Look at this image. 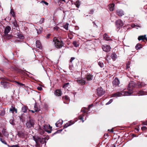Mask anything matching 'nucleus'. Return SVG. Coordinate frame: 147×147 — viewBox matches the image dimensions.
I'll use <instances>...</instances> for the list:
<instances>
[{
	"instance_id": "obj_1",
	"label": "nucleus",
	"mask_w": 147,
	"mask_h": 147,
	"mask_svg": "<svg viewBox=\"0 0 147 147\" xmlns=\"http://www.w3.org/2000/svg\"><path fill=\"white\" fill-rule=\"evenodd\" d=\"M35 121L34 119L30 117H29L27 119L26 125L27 127L28 128L34 127Z\"/></svg>"
},
{
	"instance_id": "obj_2",
	"label": "nucleus",
	"mask_w": 147,
	"mask_h": 147,
	"mask_svg": "<svg viewBox=\"0 0 147 147\" xmlns=\"http://www.w3.org/2000/svg\"><path fill=\"white\" fill-rule=\"evenodd\" d=\"M136 86V84L133 81H131L129 83L127 89L128 91H125V92L128 93L129 94L128 96L130 95L133 92V88Z\"/></svg>"
},
{
	"instance_id": "obj_3",
	"label": "nucleus",
	"mask_w": 147,
	"mask_h": 147,
	"mask_svg": "<svg viewBox=\"0 0 147 147\" xmlns=\"http://www.w3.org/2000/svg\"><path fill=\"white\" fill-rule=\"evenodd\" d=\"M53 42L55 47L57 48L60 49L63 46V42L62 41H59L55 38H54Z\"/></svg>"
},
{
	"instance_id": "obj_4",
	"label": "nucleus",
	"mask_w": 147,
	"mask_h": 147,
	"mask_svg": "<svg viewBox=\"0 0 147 147\" xmlns=\"http://www.w3.org/2000/svg\"><path fill=\"white\" fill-rule=\"evenodd\" d=\"M33 138L37 144H39L40 143L43 144L45 142V140L44 139L39 138L36 136H33Z\"/></svg>"
},
{
	"instance_id": "obj_5",
	"label": "nucleus",
	"mask_w": 147,
	"mask_h": 147,
	"mask_svg": "<svg viewBox=\"0 0 147 147\" xmlns=\"http://www.w3.org/2000/svg\"><path fill=\"white\" fill-rule=\"evenodd\" d=\"M129 94L128 93L125 92V91L122 92H117L114 94H112L111 95V97H119L121 96H128Z\"/></svg>"
},
{
	"instance_id": "obj_6",
	"label": "nucleus",
	"mask_w": 147,
	"mask_h": 147,
	"mask_svg": "<svg viewBox=\"0 0 147 147\" xmlns=\"http://www.w3.org/2000/svg\"><path fill=\"white\" fill-rule=\"evenodd\" d=\"M41 127L42 128L43 130L48 133H50L51 132L52 127L50 126L49 124H45L42 125Z\"/></svg>"
},
{
	"instance_id": "obj_7",
	"label": "nucleus",
	"mask_w": 147,
	"mask_h": 147,
	"mask_svg": "<svg viewBox=\"0 0 147 147\" xmlns=\"http://www.w3.org/2000/svg\"><path fill=\"white\" fill-rule=\"evenodd\" d=\"M116 26L117 28H120L123 26V22L120 19L118 20L115 22Z\"/></svg>"
},
{
	"instance_id": "obj_8",
	"label": "nucleus",
	"mask_w": 147,
	"mask_h": 147,
	"mask_svg": "<svg viewBox=\"0 0 147 147\" xmlns=\"http://www.w3.org/2000/svg\"><path fill=\"white\" fill-rule=\"evenodd\" d=\"M97 95L100 96L104 95L105 93V91L102 87L98 88L97 89Z\"/></svg>"
},
{
	"instance_id": "obj_9",
	"label": "nucleus",
	"mask_w": 147,
	"mask_h": 147,
	"mask_svg": "<svg viewBox=\"0 0 147 147\" xmlns=\"http://www.w3.org/2000/svg\"><path fill=\"white\" fill-rule=\"evenodd\" d=\"M102 47L103 50L106 52H108L110 51L111 47L109 45H102Z\"/></svg>"
},
{
	"instance_id": "obj_10",
	"label": "nucleus",
	"mask_w": 147,
	"mask_h": 147,
	"mask_svg": "<svg viewBox=\"0 0 147 147\" xmlns=\"http://www.w3.org/2000/svg\"><path fill=\"white\" fill-rule=\"evenodd\" d=\"M86 109V108H82L81 110V111L83 112L84 113V114H83L82 115H80L79 117V118L82 121V122H84V120H83V117L84 116V114L85 113H87V112L85 110Z\"/></svg>"
},
{
	"instance_id": "obj_11",
	"label": "nucleus",
	"mask_w": 147,
	"mask_h": 147,
	"mask_svg": "<svg viewBox=\"0 0 147 147\" xmlns=\"http://www.w3.org/2000/svg\"><path fill=\"white\" fill-rule=\"evenodd\" d=\"M120 83L119 81L118 78H115L113 82V84L115 86H116L118 85Z\"/></svg>"
},
{
	"instance_id": "obj_12",
	"label": "nucleus",
	"mask_w": 147,
	"mask_h": 147,
	"mask_svg": "<svg viewBox=\"0 0 147 147\" xmlns=\"http://www.w3.org/2000/svg\"><path fill=\"white\" fill-rule=\"evenodd\" d=\"M11 30V28L9 26H7L4 30V36H6Z\"/></svg>"
},
{
	"instance_id": "obj_13",
	"label": "nucleus",
	"mask_w": 147,
	"mask_h": 147,
	"mask_svg": "<svg viewBox=\"0 0 147 147\" xmlns=\"http://www.w3.org/2000/svg\"><path fill=\"white\" fill-rule=\"evenodd\" d=\"M116 13L119 16H122L124 15L123 11L121 9H118L116 11Z\"/></svg>"
},
{
	"instance_id": "obj_14",
	"label": "nucleus",
	"mask_w": 147,
	"mask_h": 147,
	"mask_svg": "<svg viewBox=\"0 0 147 147\" xmlns=\"http://www.w3.org/2000/svg\"><path fill=\"white\" fill-rule=\"evenodd\" d=\"M63 123V121L61 119L59 120L55 123V125L57 127H60Z\"/></svg>"
},
{
	"instance_id": "obj_15",
	"label": "nucleus",
	"mask_w": 147,
	"mask_h": 147,
	"mask_svg": "<svg viewBox=\"0 0 147 147\" xmlns=\"http://www.w3.org/2000/svg\"><path fill=\"white\" fill-rule=\"evenodd\" d=\"M10 111H11L13 113H14L15 112V113H17V109L13 106H11L10 109Z\"/></svg>"
},
{
	"instance_id": "obj_16",
	"label": "nucleus",
	"mask_w": 147,
	"mask_h": 147,
	"mask_svg": "<svg viewBox=\"0 0 147 147\" xmlns=\"http://www.w3.org/2000/svg\"><path fill=\"white\" fill-rule=\"evenodd\" d=\"M74 123V122H72L71 121H69L68 123H67L64 126V128H67L68 126L71 125Z\"/></svg>"
},
{
	"instance_id": "obj_17",
	"label": "nucleus",
	"mask_w": 147,
	"mask_h": 147,
	"mask_svg": "<svg viewBox=\"0 0 147 147\" xmlns=\"http://www.w3.org/2000/svg\"><path fill=\"white\" fill-rule=\"evenodd\" d=\"M2 133L4 136L8 137L9 135V133L6 131L5 129H3L2 131Z\"/></svg>"
},
{
	"instance_id": "obj_18",
	"label": "nucleus",
	"mask_w": 147,
	"mask_h": 147,
	"mask_svg": "<svg viewBox=\"0 0 147 147\" xmlns=\"http://www.w3.org/2000/svg\"><path fill=\"white\" fill-rule=\"evenodd\" d=\"M138 39L139 40H144V39H145L146 40H147V38L146 37V35H144L143 36H139Z\"/></svg>"
},
{
	"instance_id": "obj_19",
	"label": "nucleus",
	"mask_w": 147,
	"mask_h": 147,
	"mask_svg": "<svg viewBox=\"0 0 147 147\" xmlns=\"http://www.w3.org/2000/svg\"><path fill=\"white\" fill-rule=\"evenodd\" d=\"M103 38L104 40H109L111 39V38L106 33L104 35Z\"/></svg>"
},
{
	"instance_id": "obj_20",
	"label": "nucleus",
	"mask_w": 147,
	"mask_h": 147,
	"mask_svg": "<svg viewBox=\"0 0 147 147\" xmlns=\"http://www.w3.org/2000/svg\"><path fill=\"white\" fill-rule=\"evenodd\" d=\"M55 94L57 96H61V90H56L55 93Z\"/></svg>"
},
{
	"instance_id": "obj_21",
	"label": "nucleus",
	"mask_w": 147,
	"mask_h": 147,
	"mask_svg": "<svg viewBox=\"0 0 147 147\" xmlns=\"http://www.w3.org/2000/svg\"><path fill=\"white\" fill-rule=\"evenodd\" d=\"M34 110H30V111H31L32 113H35V112L37 111H39V109L36 107V103H35L34 104Z\"/></svg>"
},
{
	"instance_id": "obj_22",
	"label": "nucleus",
	"mask_w": 147,
	"mask_h": 147,
	"mask_svg": "<svg viewBox=\"0 0 147 147\" xmlns=\"http://www.w3.org/2000/svg\"><path fill=\"white\" fill-rule=\"evenodd\" d=\"M36 46L39 49H41L42 48L41 43L38 40L36 41Z\"/></svg>"
},
{
	"instance_id": "obj_23",
	"label": "nucleus",
	"mask_w": 147,
	"mask_h": 147,
	"mask_svg": "<svg viewBox=\"0 0 147 147\" xmlns=\"http://www.w3.org/2000/svg\"><path fill=\"white\" fill-rule=\"evenodd\" d=\"M87 79L88 81L92 80L93 78V76L91 74H88L87 76Z\"/></svg>"
},
{
	"instance_id": "obj_24",
	"label": "nucleus",
	"mask_w": 147,
	"mask_h": 147,
	"mask_svg": "<svg viewBox=\"0 0 147 147\" xmlns=\"http://www.w3.org/2000/svg\"><path fill=\"white\" fill-rule=\"evenodd\" d=\"M111 57L113 61L115 60L117 58V55L114 53H113L112 54Z\"/></svg>"
},
{
	"instance_id": "obj_25",
	"label": "nucleus",
	"mask_w": 147,
	"mask_h": 147,
	"mask_svg": "<svg viewBox=\"0 0 147 147\" xmlns=\"http://www.w3.org/2000/svg\"><path fill=\"white\" fill-rule=\"evenodd\" d=\"M18 136L20 138H23L24 136V134L22 131H19L18 132Z\"/></svg>"
},
{
	"instance_id": "obj_26",
	"label": "nucleus",
	"mask_w": 147,
	"mask_h": 147,
	"mask_svg": "<svg viewBox=\"0 0 147 147\" xmlns=\"http://www.w3.org/2000/svg\"><path fill=\"white\" fill-rule=\"evenodd\" d=\"M115 5L113 3H112L109 5V9L111 11H112L114 9Z\"/></svg>"
},
{
	"instance_id": "obj_27",
	"label": "nucleus",
	"mask_w": 147,
	"mask_h": 147,
	"mask_svg": "<svg viewBox=\"0 0 147 147\" xmlns=\"http://www.w3.org/2000/svg\"><path fill=\"white\" fill-rule=\"evenodd\" d=\"M74 5L77 8H79L80 5V1L77 0L74 3Z\"/></svg>"
},
{
	"instance_id": "obj_28",
	"label": "nucleus",
	"mask_w": 147,
	"mask_h": 147,
	"mask_svg": "<svg viewBox=\"0 0 147 147\" xmlns=\"http://www.w3.org/2000/svg\"><path fill=\"white\" fill-rule=\"evenodd\" d=\"M28 108L26 107L25 106H23L22 108V110L23 112L24 113L27 112Z\"/></svg>"
},
{
	"instance_id": "obj_29",
	"label": "nucleus",
	"mask_w": 147,
	"mask_h": 147,
	"mask_svg": "<svg viewBox=\"0 0 147 147\" xmlns=\"http://www.w3.org/2000/svg\"><path fill=\"white\" fill-rule=\"evenodd\" d=\"M1 84L2 85H3V87L4 88L7 87L8 84V83L6 82H1Z\"/></svg>"
},
{
	"instance_id": "obj_30",
	"label": "nucleus",
	"mask_w": 147,
	"mask_h": 147,
	"mask_svg": "<svg viewBox=\"0 0 147 147\" xmlns=\"http://www.w3.org/2000/svg\"><path fill=\"white\" fill-rule=\"evenodd\" d=\"M78 83H81L82 84H85L86 83V81L85 79H82L81 80H79L78 81Z\"/></svg>"
},
{
	"instance_id": "obj_31",
	"label": "nucleus",
	"mask_w": 147,
	"mask_h": 147,
	"mask_svg": "<svg viewBox=\"0 0 147 147\" xmlns=\"http://www.w3.org/2000/svg\"><path fill=\"white\" fill-rule=\"evenodd\" d=\"M136 49L138 50L141 48V44L140 43L137 44L135 47Z\"/></svg>"
},
{
	"instance_id": "obj_32",
	"label": "nucleus",
	"mask_w": 147,
	"mask_h": 147,
	"mask_svg": "<svg viewBox=\"0 0 147 147\" xmlns=\"http://www.w3.org/2000/svg\"><path fill=\"white\" fill-rule=\"evenodd\" d=\"M17 37L21 39H23L24 38V37L22 34L18 33L17 35Z\"/></svg>"
},
{
	"instance_id": "obj_33",
	"label": "nucleus",
	"mask_w": 147,
	"mask_h": 147,
	"mask_svg": "<svg viewBox=\"0 0 147 147\" xmlns=\"http://www.w3.org/2000/svg\"><path fill=\"white\" fill-rule=\"evenodd\" d=\"M73 44L74 45V46L75 47H78L79 46V45L76 41H74L73 42Z\"/></svg>"
},
{
	"instance_id": "obj_34",
	"label": "nucleus",
	"mask_w": 147,
	"mask_h": 147,
	"mask_svg": "<svg viewBox=\"0 0 147 147\" xmlns=\"http://www.w3.org/2000/svg\"><path fill=\"white\" fill-rule=\"evenodd\" d=\"M5 114V110L3 109L0 111V115L1 116H3Z\"/></svg>"
},
{
	"instance_id": "obj_35",
	"label": "nucleus",
	"mask_w": 147,
	"mask_h": 147,
	"mask_svg": "<svg viewBox=\"0 0 147 147\" xmlns=\"http://www.w3.org/2000/svg\"><path fill=\"white\" fill-rule=\"evenodd\" d=\"M5 36L6 38L8 39H10L13 37V36L11 35H9L8 34L6 36Z\"/></svg>"
},
{
	"instance_id": "obj_36",
	"label": "nucleus",
	"mask_w": 147,
	"mask_h": 147,
	"mask_svg": "<svg viewBox=\"0 0 147 147\" xmlns=\"http://www.w3.org/2000/svg\"><path fill=\"white\" fill-rule=\"evenodd\" d=\"M36 30L38 34H40L42 30V28L40 27L38 29V30L37 29H36Z\"/></svg>"
},
{
	"instance_id": "obj_37",
	"label": "nucleus",
	"mask_w": 147,
	"mask_h": 147,
	"mask_svg": "<svg viewBox=\"0 0 147 147\" xmlns=\"http://www.w3.org/2000/svg\"><path fill=\"white\" fill-rule=\"evenodd\" d=\"M98 64L101 67H103L104 66V64L102 62H99L98 63Z\"/></svg>"
},
{
	"instance_id": "obj_38",
	"label": "nucleus",
	"mask_w": 147,
	"mask_h": 147,
	"mask_svg": "<svg viewBox=\"0 0 147 147\" xmlns=\"http://www.w3.org/2000/svg\"><path fill=\"white\" fill-rule=\"evenodd\" d=\"M12 24L13 26L15 27H17L18 26L17 22L15 20L13 22Z\"/></svg>"
},
{
	"instance_id": "obj_39",
	"label": "nucleus",
	"mask_w": 147,
	"mask_h": 147,
	"mask_svg": "<svg viewBox=\"0 0 147 147\" xmlns=\"http://www.w3.org/2000/svg\"><path fill=\"white\" fill-rule=\"evenodd\" d=\"M0 141H1V142L7 145L8 144H7V142H6L5 141V140L2 139L1 138H0Z\"/></svg>"
},
{
	"instance_id": "obj_40",
	"label": "nucleus",
	"mask_w": 147,
	"mask_h": 147,
	"mask_svg": "<svg viewBox=\"0 0 147 147\" xmlns=\"http://www.w3.org/2000/svg\"><path fill=\"white\" fill-rule=\"evenodd\" d=\"M69 24L68 23L66 24L63 26V28H65L66 30H67L68 29Z\"/></svg>"
},
{
	"instance_id": "obj_41",
	"label": "nucleus",
	"mask_w": 147,
	"mask_h": 147,
	"mask_svg": "<svg viewBox=\"0 0 147 147\" xmlns=\"http://www.w3.org/2000/svg\"><path fill=\"white\" fill-rule=\"evenodd\" d=\"M44 20L43 18H41L39 21V23L41 24L43 23L44 22Z\"/></svg>"
},
{
	"instance_id": "obj_42",
	"label": "nucleus",
	"mask_w": 147,
	"mask_h": 147,
	"mask_svg": "<svg viewBox=\"0 0 147 147\" xmlns=\"http://www.w3.org/2000/svg\"><path fill=\"white\" fill-rule=\"evenodd\" d=\"M113 99H111L106 104V105H107L110 104L113 102Z\"/></svg>"
},
{
	"instance_id": "obj_43",
	"label": "nucleus",
	"mask_w": 147,
	"mask_h": 147,
	"mask_svg": "<svg viewBox=\"0 0 147 147\" xmlns=\"http://www.w3.org/2000/svg\"><path fill=\"white\" fill-rule=\"evenodd\" d=\"M130 62H128L127 63L126 65V68L127 69L129 68L130 67Z\"/></svg>"
},
{
	"instance_id": "obj_44",
	"label": "nucleus",
	"mask_w": 147,
	"mask_h": 147,
	"mask_svg": "<svg viewBox=\"0 0 147 147\" xmlns=\"http://www.w3.org/2000/svg\"><path fill=\"white\" fill-rule=\"evenodd\" d=\"M7 146L8 147H20L18 145H13L12 146H9V145H7Z\"/></svg>"
},
{
	"instance_id": "obj_45",
	"label": "nucleus",
	"mask_w": 147,
	"mask_h": 147,
	"mask_svg": "<svg viewBox=\"0 0 147 147\" xmlns=\"http://www.w3.org/2000/svg\"><path fill=\"white\" fill-rule=\"evenodd\" d=\"M69 83H65L64 84V85L63 86V88H66L67 87L68 85H69Z\"/></svg>"
},
{
	"instance_id": "obj_46",
	"label": "nucleus",
	"mask_w": 147,
	"mask_h": 147,
	"mask_svg": "<svg viewBox=\"0 0 147 147\" xmlns=\"http://www.w3.org/2000/svg\"><path fill=\"white\" fill-rule=\"evenodd\" d=\"M42 3L43 5L44 4H45L47 5H48V3H47V2L44 1H42Z\"/></svg>"
},
{
	"instance_id": "obj_47",
	"label": "nucleus",
	"mask_w": 147,
	"mask_h": 147,
	"mask_svg": "<svg viewBox=\"0 0 147 147\" xmlns=\"http://www.w3.org/2000/svg\"><path fill=\"white\" fill-rule=\"evenodd\" d=\"M147 129L146 127V126H144L141 128V129L142 130H144Z\"/></svg>"
},
{
	"instance_id": "obj_48",
	"label": "nucleus",
	"mask_w": 147,
	"mask_h": 147,
	"mask_svg": "<svg viewBox=\"0 0 147 147\" xmlns=\"http://www.w3.org/2000/svg\"><path fill=\"white\" fill-rule=\"evenodd\" d=\"M142 124L143 125H147V121L142 122Z\"/></svg>"
},
{
	"instance_id": "obj_49",
	"label": "nucleus",
	"mask_w": 147,
	"mask_h": 147,
	"mask_svg": "<svg viewBox=\"0 0 147 147\" xmlns=\"http://www.w3.org/2000/svg\"><path fill=\"white\" fill-rule=\"evenodd\" d=\"M75 59V58L74 57H71V59H70V61L71 62H72V61L74 60Z\"/></svg>"
},
{
	"instance_id": "obj_50",
	"label": "nucleus",
	"mask_w": 147,
	"mask_h": 147,
	"mask_svg": "<svg viewBox=\"0 0 147 147\" xmlns=\"http://www.w3.org/2000/svg\"><path fill=\"white\" fill-rule=\"evenodd\" d=\"M37 89L39 90H41L42 89V88L41 87H38Z\"/></svg>"
},
{
	"instance_id": "obj_51",
	"label": "nucleus",
	"mask_w": 147,
	"mask_h": 147,
	"mask_svg": "<svg viewBox=\"0 0 147 147\" xmlns=\"http://www.w3.org/2000/svg\"><path fill=\"white\" fill-rule=\"evenodd\" d=\"M94 10L93 9H92L90 11V14H92L93 13Z\"/></svg>"
},
{
	"instance_id": "obj_52",
	"label": "nucleus",
	"mask_w": 147,
	"mask_h": 147,
	"mask_svg": "<svg viewBox=\"0 0 147 147\" xmlns=\"http://www.w3.org/2000/svg\"><path fill=\"white\" fill-rule=\"evenodd\" d=\"M19 85L20 86H25V85L24 84H22V83H20H20H19Z\"/></svg>"
},
{
	"instance_id": "obj_53",
	"label": "nucleus",
	"mask_w": 147,
	"mask_h": 147,
	"mask_svg": "<svg viewBox=\"0 0 147 147\" xmlns=\"http://www.w3.org/2000/svg\"><path fill=\"white\" fill-rule=\"evenodd\" d=\"M63 98H65L66 100H68V97L67 96H64Z\"/></svg>"
},
{
	"instance_id": "obj_54",
	"label": "nucleus",
	"mask_w": 147,
	"mask_h": 147,
	"mask_svg": "<svg viewBox=\"0 0 147 147\" xmlns=\"http://www.w3.org/2000/svg\"><path fill=\"white\" fill-rule=\"evenodd\" d=\"M92 104H91V105H89L88 107L87 108V109H89L91 107H92Z\"/></svg>"
},
{
	"instance_id": "obj_55",
	"label": "nucleus",
	"mask_w": 147,
	"mask_h": 147,
	"mask_svg": "<svg viewBox=\"0 0 147 147\" xmlns=\"http://www.w3.org/2000/svg\"><path fill=\"white\" fill-rule=\"evenodd\" d=\"M58 1H59V2H61L62 1H63L64 2H65V0H58Z\"/></svg>"
},
{
	"instance_id": "obj_56",
	"label": "nucleus",
	"mask_w": 147,
	"mask_h": 147,
	"mask_svg": "<svg viewBox=\"0 0 147 147\" xmlns=\"http://www.w3.org/2000/svg\"><path fill=\"white\" fill-rule=\"evenodd\" d=\"M140 92V95H142L143 94H144V92L142 91H141Z\"/></svg>"
},
{
	"instance_id": "obj_57",
	"label": "nucleus",
	"mask_w": 147,
	"mask_h": 147,
	"mask_svg": "<svg viewBox=\"0 0 147 147\" xmlns=\"http://www.w3.org/2000/svg\"><path fill=\"white\" fill-rule=\"evenodd\" d=\"M54 29H56L57 30L59 29V27L57 26L55 27L54 28Z\"/></svg>"
},
{
	"instance_id": "obj_58",
	"label": "nucleus",
	"mask_w": 147,
	"mask_h": 147,
	"mask_svg": "<svg viewBox=\"0 0 147 147\" xmlns=\"http://www.w3.org/2000/svg\"><path fill=\"white\" fill-rule=\"evenodd\" d=\"M50 35L49 34H47V38H49L50 36Z\"/></svg>"
},
{
	"instance_id": "obj_59",
	"label": "nucleus",
	"mask_w": 147,
	"mask_h": 147,
	"mask_svg": "<svg viewBox=\"0 0 147 147\" xmlns=\"http://www.w3.org/2000/svg\"><path fill=\"white\" fill-rule=\"evenodd\" d=\"M22 115H23V114H22V115L21 116L19 117L20 118V120L22 119V118H23V116H22Z\"/></svg>"
},
{
	"instance_id": "obj_60",
	"label": "nucleus",
	"mask_w": 147,
	"mask_h": 147,
	"mask_svg": "<svg viewBox=\"0 0 147 147\" xmlns=\"http://www.w3.org/2000/svg\"><path fill=\"white\" fill-rule=\"evenodd\" d=\"M93 23L94 24V26H97V25H96V24L94 22H93Z\"/></svg>"
},
{
	"instance_id": "obj_61",
	"label": "nucleus",
	"mask_w": 147,
	"mask_h": 147,
	"mask_svg": "<svg viewBox=\"0 0 147 147\" xmlns=\"http://www.w3.org/2000/svg\"><path fill=\"white\" fill-rule=\"evenodd\" d=\"M15 82L16 83L18 84L19 85V83H20V82H18V81H15Z\"/></svg>"
},
{
	"instance_id": "obj_62",
	"label": "nucleus",
	"mask_w": 147,
	"mask_h": 147,
	"mask_svg": "<svg viewBox=\"0 0 147 147\" xmlns=\"http://www.w3.org/2000/svg\"><path fill=\"white\" fill-rule=\"evenodd\" d=\"M0 137H2V134H1V132H0Z\"/></svg>"
},
{
	"instance_id": "obj_63",
	"label": "nucleus",
	"mask_w": 147,
	"mask_h": 147,
	"mask_svg": "<svg viewBox=\"0 0 147 147\" xmlns=\"http://www.w3.org/2000/svg\"><path fill=\"white\" fill-rule=\"evenodd\" d=\"M136 129L137 131H139V129Z\"/></svg>"
},
{
	"instance_id": "obj_64",
	"label": "nucleus",
	"mask_w": 147,
	"mask_h": 147,
	"mask_svg": "<svg viewBox=\"0 0 147 147\" xmlns=\"http://www.w3.org/2000/svg\"><path fill=\"white\" fill-rule=\"evenodd\" d=\"M110 131L112 132H113V130L112 129H111Z\"/></svg>"
}]
</instances>
